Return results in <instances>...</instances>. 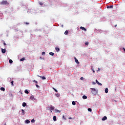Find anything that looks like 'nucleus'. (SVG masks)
Wrapping results in <instances>:
<instances>
[{
	"mask_svg": "<svg viewBox=\"0 0 125 125\" xmlns=\"http://www.w3.org/2000/svg\"><path fill=\"white\" fill-rule=\"evenodd\" d=\"M90 89H91V93L93 95H96L97 93H98V91H97V90H96L94 88H91Z\"/></svg>",
	"mask_w": 125,
	"mask_h": 125,
	"instance_id": "1",
	"label": "nucleus"
},
{
	"mask_svg": "<svg viewBox=\"0 0 125 125\" xmlns=\"http://www.w3.org/2000/svg\"><path fill=\"white\" fill-rule=\"evenodd\" d=\"M0 4L1 5H8V4H9V3L6 0H3L1 2H0Z\"/></svg>",
	"mask_w": 125,
	"mask_h": 125,
	"instance_id": "2",
	"label": "nucleus"
},
{
	"mask_svg": "<svg viewBox=\"0 0 125 125\" xmlns=\"http://www.w3.org/2000/svg\"><path fill=\"white\" fill-rule=\"evenodd\" d=\"M74 59L76 63H77L78 65L80 64V62H79V61L78 60V59H77L76 57L74 58Z\"/></svg>",
	"mask_w": 125,
	"mask_h": 125,
	"instance_id": "3",
	"label": "nucleus"
},
{
	"mask_svg": "<svg viewBox=\"0 0 125 125\" xmlns=\"http://www.w3.org/2000/svg\"><path fill=\"white\" fill-rule=\"evenodd\" d=\"M80 29L81 30H84L85 32H86V29L85 28H84V27L81 26L80 27Z\"/></svg>",
	"mask_w": 125,
	"mask_h": 125,
	"instance_id": "4",
	"label": "nucleus"
},
{
	"mask_svg": "<svg viewBox=\"0 0 125 125\" xmlns=\"http://www.w3.org/2000/svg\"><path fill=\"white\" fill-rule=\"evenodd\" d=\"M38 77H39L40 78H41V79H42V80H46V78L44 76H38Z\"/></svg>",
	"mask_w": 125,
	"mask_h": 125,
	"instance_id": "5",
	"label": "nucleus"
},
{
	"mask_svg": "<svg viewBox=\"0 0 125 125\" xmlns=\"http://www.w3.org/2000/svg\"><path fill=\"white\" fill-rule=\"evenodd\" d=\"M2 53H5L6 52V50L5 49H1Z\"/></svg>",
	"mask_w": 125,
	"mask_h": 125,
	"instance_id": "6",
	"label": "nucleus"
},
{
	"mask_svg": "<svg viewBox=\"0 0 125 125\" xmlns=\"http://www.w3.org/2000/svg\"><path fill=\"white\" fill-rule=\"evenodd\" d=\"M96 83H97L99 85H102V84L100 83H99V82H98V81H97V80H96Z\"/></svg>",
	"mask_w": 125,
	"mask_h": 125,
	"instance_id": "7",
	"label": "nucleus"
},
{
	"mask_svg": "<svg viewBox=\"0 0 125 125\" xmlns=\"http://www.w3.org/2000/svg\"><path fill=\"white\" fill-rule=\"evenodd\" d=\"M54 110V107H53V106L51 105L50 107V110Z\"/></svg>",
	"mask_w": 125,
	"mask_h": 125,
	"instance_id": "8",
	"label": "nucleus"
},
{
	"mask_svg": "<svg viewBox=\"0 0 125 125\" xmlns=\"http://www.w3.org/2000/svg\"><path fill=\"white\" fill-rule=\"evenodd\" d=\"M55 49H56L57 52H59V51H60V49H59V48H58V47H56Z\"/></svg>",
	"mask_w": 125,
	"mask_h": 125,
	"instance_id": "9",
	"label": "nucleus"
},
{
	"mask_svg": "<svg viewBox=\"0 0 125 125\" xmlns=\"http://www.w3.org/2000/svg\"><path fill=\"white\" fill-rule=\"evenodd\" d=\"M102 120V121H105V120H107V117L104 116Z\"/></svg>",
	"mask_w": 125,
	"mask_h": 125,
	"instance_id": "10",
	"label": "nucleus"
},
{
	"mask_svg": "<svg viewBox=\"0 0 125 125\" xmlns=\"http://www.w3.org/2000/svg\"><path fill=\"white\" fill-rule=\"evenodd\" d=\"M68 33H69V31H68V30H66L65 31V32H64V35H68Z\"/></svg>",
	"mask_w": 125,
	"mask_h": 125,
	"instance_id": "11",
	"label": "nucleus"
},
{
	"mask_svg": "<svg viewBox=\"0 0 125 125\" xmlns=\"http://www.w3.org/2000/svg\"><path fill=\"white\" fill-rule=\"evenodd\" d=\"M0 90H1L2 91H5V89L4 87H1L0 88Z\"/></svg>",
	"mask_w": 125,
	"mask_h": 125,
	"instance_id": "12",
	"label": "nucleus"
},
{
	"mask_svg": "<svg viewBox=\"0 0 125 125\" xmlns=\"http://www.w3.org/2000/svg\"><path fill=\"white\" fill-rule=\"evenodd\" d=\"M83 99H87V97L85 95H83Z\"/></svg>",
	"mask_w": 125,
	"mask_h": 125,
	"instance_id": "13",
	"label": "nucleus"
},
{
	"mask_svg": "<svg viewBox=\"0 0 125 125\" xmlns=\"http://www.w3.org/2000/svg\"><path fill=\"white\" fill-rule=\"evenodd\" d=\"M53 121H54V122H56V121H57L56 116H54L53 117Z\"/></svg>",
	"mask_w": 125,
	"mask_h": 125,
	"instance_id": "14",
	"label": "nucleus"
},
{
	"mask_svg": "<svg viewBox=\"0 0 125 125\" xmlns=\"http://www.w3.org/2000/svg\"><path fill=\"white\" fill-rule=\"evenodd\" d=\"M26 105H27V104H26V103H23L22 104L23 107H26Z\"/></svg>",
	"mask_w": 125,
	"mask_h": 125,
	"instance_id": "15",
	"label": "nucleus"
},
{
	"mask_svg": "<svg viewBox=\"0 0 125 125\" xmlns=\"http://www.w3.org/2000/svg\"><path fill=\"white\" fill-rule=\"evenodd\" d=\"M25 123H26V124H30V120H26L25 121Z\"/></svg>",
	"mask_w": 125,
	"mask_h": 125,
	"instance_id": "16",
	"label": "nucleus"
},
{
	"mask_svg": "<svg viewBox=\"0 0 125 125\" xmlns=\"http://www.w3.org/2000/svg\"><path fill=\"white\" fill-rule=\"evenodd\" d=\"M49 54L51 56H53V55H54V53L53 52H50Z\"/></svg>",
	"mask_w": 125,
	"mask_h": 125,
	"instance_id": "17",
	"label": "nucleus"
},
{
	"mask_svg": "<svg viewBox=\"0 0 125 125\" xmlns=\"http://www.w3.org/2000/svg\"><path fill=\"white\" fill-rule=\"evenodd\" d=\"M25 93H26V94H29V91L28 90H25L24 91Z\"/></svg>",
	"mask_w": 125,
	"mask_h": 125,
	"instance_id": "18",
	"label": "nucleus"
},
{
	"mask_svg": "<svg viewBox=\"0 0 125 125\" xmlns=\"http://www.w3.org/2000/svg\"><path fill=\"white\" fill-rule=\"evenodd\" d=\"M21 111L22 115H25V111H24V109H21Z\"/></svg>",
	"mask_w": 125,
	"mask_h": 125,
	"instance_id": "19",
	"label": "nucleus"
},
{
	"mask_svg": "<svg viewBox=\"0 0 125 125\" xmlns=\"http://www.w3.org/2000/svg\"><path fill=\"white\" fill-rule=\"evenodd\" d=\"M107 8H113V6H112V5L108 6L107 7Z\"/></svg>",
	"mask_w": 125,
	"mask_h": 125,
	"instance_id": "20",
	"label": "nucleus"
},
{
	"mask_svg": "<svg viewBox=\"0 0 125 125\" xmlns=\"http://www.w3.org/2000/svg\"><path fill=\"white\" fill-rule=\"evenodd\" d=\"M9 63H10V64H11L13 62V61H12V60H9Z\"/></svg>",
	"mask_w": 125,
	"mask_h": 125,
	"instance_id": "21",
	"label": "nucleus"
},
{
	"mask_svg": "<svg viewBox=\"0 0 125 125\" xmlns=\"http://www.w3.org/2000/svg\"><path fill=\"white\" fill-rule=\"evenodd\" d=\"M14 81H12L11 82V85L12 86H13L14 85V84H13Z\"/></svg>",
	"mask_w": 125,
	"mask_h": 125,
	"instance_id": "22",
	"label": "nucleus"
},
{
	"mask_svg": "<svg viewBox=\"0 0 125 125\" xmlns=\"http://www.w3.org/2000/svg\"><path fill=\"white\" fill-rule=\"evenodd\" d=\"M105 93H108V89L107 88H106L105 89Z\"/></svg>",
	"mask_w": 125,
	"mask_h": 125,
	"instance_id": "23",
	"label": "nucleus"
},
{
	"mask_svg": "<svg viewBox=\"0 0 125 125\" xmlns=\"http://www.w3.org/2000/svg\"><path fill=\"white\" fill-rule=\"evenodd\" d=\"M30 99H31V100H33V99H34V96H30Z\"/></svg>",
	"mask_w": 125,
	"mask_h": 125,
	"instance_id": "24",
	"label": "nucleus"
},
{
	"mask_svg": "<svg viewBox=\"0 0 125 125\" xmlns=\"http://www.w3.org/2000/svg\"><path fill=\"white\" fill-rule=\"evenodd\" d=\"M53 89L56 92H58V91H57V90L56 89H55V88L53 87Z\"/></svg>",
	"mask_w": 125,
	"mask_h": 125,
	"instance_id": "25",
	"label": "nucleus"
},
{
	"mask_svg": "<svg viewBox=\"0 0 125 125\" xmlns=\"http://www.w3.org/2000/svg\"><path fill=\"white\" fill-rule=\"evenodd\" d=\"M72 105H76V102H75V101H73L72 102Z\"/></svg>",
	"mask_w": 125,
	"mask_h": 125,
	"instance_id": "26",
	"label": "nucleus"
},
{
	"mask_svg": "<svg viewBox=\"0 0 125 125\" xmlns=\"http://www.w3.org/2000/svg\"><path fill=\"white\" fill-rule=\"evenodd\" d=\"M39 3L40 5H43V3H42V2H39Z\"/></svg>",
	"mask_w": 125,
	"mask_h": 125,
	"instance_id": "27",
	"label": "nucleus"
},
{
	"mask_svg": "<svg viewBox=\"0 0 125 125\" xmlns=\"http://www.w3.org/2000/svg\"><path fill=\"white\" fill-rule=\"evenodd\" d=\"M55 111H56V112H59V113H61V111H60V110H59L57 109H55Z\"/></svg>",
	"mask_w": 125,
	"mask_h": 125,
	"instance_id": "28",
	"label": "nucleus"
},
{
	"mask_svg": "<svg viewBox=\"0 0 125 125\" xmlns=\"http://www.w3.org/2000/svg\"><path fill=\"white\" fill-rule=\"evenodd\" d=\"M35 122H36V120H34V119L31 121V123H35Z\"/></svg>",
	"mask_w": 125,
	"mask_h": 125,
	"instance_id": "29",
	"label": "nucleus"
},
{
	"mask_svg": "<svg viewBox=\"0 0 125 125\" xmlns=\"http://www.w3.org/2000/svg\"><path fill=\"white\" fill-rule=\"evenodd\" d=\"M88 111L89 112H91V111H92V110L91 109V108H88Z\"/></svg>",
	"mask_w": 125,
	"mask_h": 125,
	"instance_id": "30",
	"label": "nucleus"
},
{
	"mask_svg": "<svg viewBox=\"0 0 125 125\" xmlns=\"http://www.w3.org/2000/svg\"><path fill=\"white\" fill-rule=\"evenodd\" d=\"M33 83H38V81L36 80H33Z\"/></svg>",
	"mask_w": 125,
	"mask_h": 125,
	"instance_id": "31",
	"label": "nucleus"
},
{
	"mask_svg": "<svg viewBox=\"0 0 125 125\" xmlns=\"http://www.w3.org/2000/svg\"><path fill=\"white\" fill-rule=\"evenodd\" d=\"M88 44H89L88 42H85V45H88Z\"/></svg>",
	"mask_w": 125,
	"mask_h": 125,
	"instance_id": "32",
	"label": "nucleus"
},
{
	"mask_svg": "<svg viewBox=\"0 0 125 125\" xmlns=\"http://www.w3.org/2000/svg\"><path fill=\"white\" fill-rule=\"evenodd\" d=\"M44 54H45V52H42V55H44Z\"/></svg>",
	"mask_w": 125,
	"mask_h": 125,
	"instance_id": "33",
	"label": "nucleus"
},
{
	"mask_svg": "<svg viewBox=\"0 0 125 125\" xmlns=\"http://www.w3.org/2000/svg\"><path fill=\"white\" fill-rule=\"evenodd\" d=\"M63 119H64V120H67V118H65V116H62Z\"/></svg>",
	"mask_w": 125,
	"mask_h": 125,
	"instance_id": "34",
	"label": "nucleus"
},
{
	"mask_svg": "<svg viewBox=\"0 0 125 125\" xmlns=\"http://www.w3.org/2000/svg\"><path fill=\"white\" fill-rule=\"evenodd\" d=\"M36 87H38V88L40 87V86H39V85L38 84H36Z\"/></svg>",
	"mask_w": 125,
	"mask_h": 125,
	"instance_id": "35",
	"label": "nucleus"
},
{
	"mask_svg": "<svg viewBox=\"0 0 125 125\" xmlns=\"http://www.w3.org/2000/svg\"><path fill=\"white\" fill-rule=\"evenodd\" d=\"M80 79L82 81L83 80V77H81Z\"/></svg>",
	"mask_w": 125,
	"mask_h": 125,
	"instance_id": "36",
	"label": "nucleus"
},
{
	"mask_svg": "<svg viewBox=\"0 0 125 125\" xmlns=\"http://www.w3.org/2000/svg\"><path fill=\"white\" fill-rule=\"evenodd\" d=\"M92 84H96V83L95 82H92Z\"/></svg>",
	"mask_w": 125,
	"mask_h": 125,
	"instance_id": "37",
	"label": "nucleus"
},
{
	"mask_svg": "<svg viewBox=\"0 0 125 125\" xmlns=\"http://www.w3.org/2000/svg\"><path fill=\"white\" fill-rule=\"evenodd\" d=\"M23 60H24V59H23V58H22V59H21V61H23Z\"/></svg>",
	"mask_w": 125,
	"mask_h": 125,
	"instance_id": "38",
	"label": "nucleus"
},
{
	"mask_svg": "<svg viewBox=\"0 0 125 125\" xmlns=\"http://www.w3.org/2000/svg\"><path fill=\"white\" fill-rule=\"evenodd\" d=\"M8 81H9V80H10V81H11V78H8Z\"/></svg>",
	"mask_w": 125,
	"mask_h": 125,
	"instance_id": "39",
	"label": "nucleus"
},
{
	"mask_svg": "<svg viewBox=\"0 0 125 125\" xmlns=\"http://www.w3.org/2000/svg\"><path fill=\"white\" fill-rule=\"evenodd\" d=\"M123 50H124V51L125 52V48H123Z\"/></svg>",
	"mask_w": 125,
	"mask_h": 125,
	"instance_id": "40",
	"label": "nucleus"
},
{
	"mask_svg": "<svg viewBox=\"0 0 125 125\" xmlns=\"http://www.w3.org/2000/svg\"><path fill=\"white\" fill-rule=\"evenodd\" d=\"M3 44H4V45H6V43H5V42H4Z\"/></svg>",
	"mask_w": 125,
	"mask_h": 125,
	"instance_id": "41",
	"label": "nucleus"
},
{
	"mask_svg": "<svg viewBox=\"0 0 125 125\" xmlns=\"http://www.w3.org/2000/svg\"><path fill=\"white\" fill-rule=\"evenodd\" d=\"M25 24H26V25H29V23L28 22H26Z\"/></svg>",
	"mask_w": 125,
	"mask_h": 125,
	"instance_id": "42",
	"label": "nucleus"
},
{
	"mask_svg": "<svg viewBox=\"0 0 125 125\" xmlns=\"http://www.w3.org/2000/svg\"><path fill=\"white\" fill-rule=\"evenodd\" d=\"M69 120H72V117H69Z\"/></svg>",
	"mask_w": 125,
	"mask_h": 125,
	"instance_id": "43",
	"label": "nucleus"
},
{
	"mask_svg": "<svg viewBox=\"0 0 125 125\" xmlns=\"http://www.w3.org/2000/svg\"><path fill=\"white\" fill-rule=\"evenodd\" d=\"M93 73H95V71L94 70H93Z\"/></svg>",
	"mask_w": 125,
	"mask_h": 125,
	"instance_id": "44",
	"label": "nucleus"
},
{
	"mask_svg": "<svg viewBox=\"0 0 125 125\" xmlns=\"http://www.w3.org/2000/svg\"><path fill=\"white\" fill-rule=\"evenodd\" d=\"M51 113H52V110H50Z\"/></svg>",
	"mask_w": 125,
	"mask_h": 125,
	"instance_id": "45",
	"label": "nucleus"
},
{
	"mask_svg": "<svg viewBox=\"0 0 125 125\" xmlns=\"http://www.w3.org/2000/svg\"><path fill=\"white\" fill-rule=\"evenodd\" d=\"M115 27H117V25H115Z\"/></svg>",
	"mask_w": 125,
	"mask_h": 125,
	"instance_id": "46",
	"label": "nucleus"
},
{
	"mask_svg": "<svg viewBox=\"0 0 125 125\" xmlns=\"http://www.w3.org/2000/svg\"><path fill=\"white\" fill-rule=\"evenodd\" d=\"M98 70H100V68H98Z\"/></svg>",
	"mask_w": 125,
	"mask_h": 125,
	"instance_id": "47",
	"label": "nucleus"
}]
</instances>
